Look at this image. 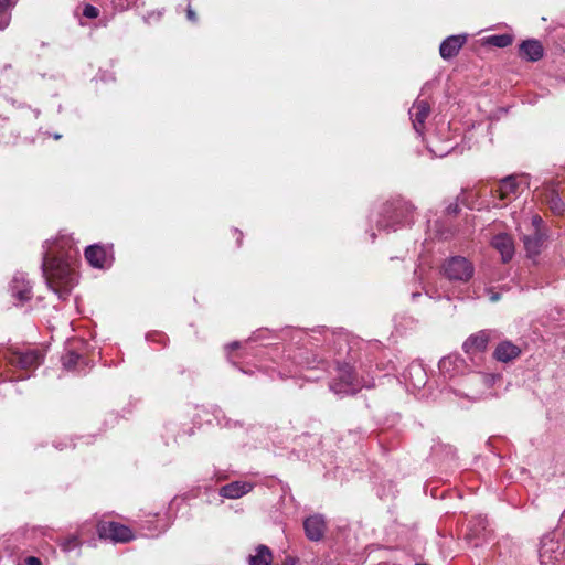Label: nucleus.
Listing matches in <instances>:
<instances>
[{"instance_id": "2", "label": "nucleus", "mask_w": 565, "mask_h": 565, "mask_svg": "<svg viewBox=\"0 0 565 565\" xmlns=\"http://www.w3.org/2000/svg\"><path fill=\"white\" fill-rule=\"evenodd\" d=\"M444 275L451 281L467 282L473 276V265L465 257L455 256L443 265Z\"/></svg>"}, {"instance_id": "9", "label": "nucleus", "mask_w": 565, "mask_h": 565, "mask_svg": "<svg viewBox=\"0 0 565 565\" xmlns=\"http://www.w3.org/2000/svg\"><path fill=\"white\" fill-rule=\"evenodd\" d=\"M430 113V105L424 99H417L411 110L409 115L413 120L414 129L422 134L425 128V121Z\"/></svg>"}, {"instance_id": "29", "label": "nucleus", "mask_w": 565, "mask_h": 565, "mask_svg": "<svg viewBox=\"0 0 565 565\" xmlns=\"http://www.w3.org/2000/svg\"><path fill=\"white\" fill-rule=\"evenodd\" d=\"M233 234H234V236H236L238 245H241L242 238H243V233L235 228V230H233Z\"/></svg>"}, {"instance_id": "24", "label": "nucleus", "mask_w": 565, "mask_h": 565, "mask_svg": "<svg viewBox=\"0 0 565 565\" xmlns=\"http://www.w3.org/2000/svg\"><path fill=\"white\" fill-rule=\"evenodd\" d=\"M543 220L540 215L535 214L532 216V226L534 231H542Z\"/></svg>"}, {"instance_id": "1", "label": "nucleus", "mask_w": 565, "mask_h": 565, "mask_svg": "<svg viewBox=\"0 0 565 565\" xmlns=\"http://www.w3.org/2000/svg\"><path fill=\"white\" fill-rule=\"evenodd\" d=\"M42 269L47 286L65 298L76 284L75 266L78 260V249L68 236H61L54 242H45Z\"/></svg>"}, {"instance_id": "3", "label": "nucleus", "mask_w": 565, "mask_h": 565, "mask_svg": "<svg viewBox=\"0 0 565 565\" xmlns=\"http://www.w3.org/2000/svg\"><path fill=\"white\" fill-rule=\"evenodd\" d=\"M97 534L99 539L110 540L115 543H127L135 537L130 527L114 521L98 522Z\"/></svg>"}, {"instance_id": "10", "label": "nucleus", "mask_w": 565, "mask_h": 565, "mask_svg": "<svg viewBox=\"0 0 565 565\" xmlns=\"http://www.w3.org/2000/svg\"><path fill=\"white\" fill-rule=\"evenodd\" d=\"M306 536L310 541H319L324 536L327 525L321 515H311L303 521Z\"/></svg>"}, {"instance_id": "17", "label": "nucleus", "mask_w": 565, "mask_h": 565, "mask_svg": "<svg viewBox=\"0 0 565 565\" xmlns=\"http://www.w3.org/2000/svg\"><path fill=\"white\" fill-rule=\"evenodd\" d=\"M519 182L515 177L509 175L501 180L499 186L493 191V195L500 200H507L511 194L516 193Z\"/></svg>"}, {"instance_id": "28", "label": "nucleus", "mask_w": 565, "mask_h": 565, "mask_svg": "<svg viewBox=\"0 0 565 565\" xmlns=\"http://www.w3.org/2000/svg\"><path fill=\"white\" fill-rule=\"evenodd\" d=\"M460 211V207L457 203H454V204H450L448 207H447V213L448 214H458Z\"/></svg>"}, {"instance_id": "8", "label": "nucleus", "mask_w": 565, "mask_h": 565, "mask_svg": "<svg viewBox=\"0 0 565 565\" xmlns=\"http://www.w3.org/2000/svg\"><path fill=\"white\" fill-rule=\"evenodd\" d=\"M490 339V330H480L476 333H472L462 343V351L469 356L483 353L487 351Z\"/></svg>"}, {"instance_id": "6", "label": "nucleus", "mask_w": 565, "mask_h": 565, "mask_svg": "<svg viewBox=\"0 0 565 565\" xmlns=\"http://www.w3.org/2000/svg\"><path fill=\"white\" fill-rule=\"evenodd\" d=\"M539 200L553 215L563 216L565 213V202L561 198L558 190L553 184L544 185L537 192Z\"/></svg>"}, {"instance_id": "25", "label": "nucleus", "mask_w": 565, "mask_h": 565, "mask_svg": "<svg viewBox=\"0 0 565 565\" xmlns=\"http://www.w3.org/2000/svg\"><path fill=\"white\" fill-rule=\"evenodd\" d=\"M17 297L21 302H24L26 300L31 299V290L25 288L23 290H20L17 292Z\"/></svg>"}, {"instance_id": "18", "label": "nucleus", "mask_w": 565, "mask_h": 565, "mask_svg": "<svg viewBox=\"0 0 565 565\" xmlns=\"http://www.w3.org/2000/svg\"><path fill=\"white\" fill-rule=\"evenodd\" d=\"M249 565H271L273 553L266 545H258L256 547V554L250 555L248 559Z\"/></svg>"}, {"instance_id": "15", "label": "nucleus", "mask_w": 565, "mask_h": 565, "mask_svg": "<svg viewBox=\"0 0 565 565\" xmlns=\"http://www.w3.org/2000/svg\"><path fill=\"white\" fill-rule=\"evenodd\" d=\"M545 241V234L542 231H534L532 234L524 235L523 244L527 256L534 257L541 253Z\"/></svg>"}, {"instance_id": "22", "label": "nucleus", "mask_w": 565, "mask_h": 565, "mask_svg": "<svg viewBox=\"0 0 565 565\" xmlns=\"http://www.w3.org/2000/svg\"><path fill=\"white\" fill-rule=\"evenodd\" d=\"M81 358L78 353L70 351L62 358L63 366L67 370H74Z\"/></svg>"}, {"instance_id": "30", "label": "nucleus", "mask_w": 565, "mask_h": 565, "mask_svg": "<svg viewBox=\"0 0 565 565\" xmlns=\"http://www.w3.org/2000/svg\"><path fill=\"white\" fill-rule=\"evenodd\" d=\"M228 348H230L231 350H236V349H238V348H239V342H236V341H235V342H232V343H230V344H228Z\"/></svg>"}, {"instance_id": "16", "label": "nucleus", "mask_w": 565, "mask_h": 565, "mask_svg": "<svg viewBox=\"0 0 565 565\" xmlns=\"http://www.w3.org/2000/svg\"><path fill=\"white\" fill-rule=\"evenodd\" d=\"M252 490V484L248 482L233 481L223 486L220 494L228 499H238Z\"/></svg>"}, {"instance_id": "34", "label": "nucleus", "mask_w": 565, "mask_h": 565, "mask_svg": "<svg viewBox=\"0 0 565 565\" xmlns=\"http://www.w3.org/2000/svg\"><path fill=\"white\" fill-rule=\"evenodd\" d=\"M416 565H427V564H416Z\"/></svg>"}, {"instance_id": "5", "label": "nucleus", "mask_w": 565, "mask_h": 565, "mask_svg": "<svg viewBox=\"0 0 565 565\" xmlns=\"http://www.w3.org/2000/svg\"><path fill=\"white\" fill-rule=\"evenodd\" d=\"M84 256L92 267L103 269L110 266L114 248L113 245L93 244L86 247Z\"/></svg>"}, {"instance_id": "19", "label": "nucleus", "mask_w": 565, "mask_h": 565, "mask_svg": "<svg viewBox=\"0 0 565 565\" xmlns=\"http://www.w3.org/2000/svg\"><path fill=\"white\" fill-rule=\"evenodd\" d=\"M487 43L495 47H507L513 43L510 34H494L487 39Z\"/></svg>"}, {"instance_id": "32", "label": "nucleus", "mask_w": 565, "mask_h": 565, "mask_svg": "<svg viewBox=\"0 0 565 565\" xmlns=\"http://www.w3.org/2000/svg\"><path fill=\"white\" fill-rule=\"evenodd\" d=\"M393 209V204H386L384 210L385 212H390Z\"/></svg>"}, {"instance_id": "31", "label": "nucleus", "mask_w": 565, "mask_h": 565, "mask_svg": "<svg viewBox=\"0 0 565 565\" xmlns=\"http://www.w3.org/2000/svg\"><path fill=\"white\" fill-rule=\"evenodd\" d=\"M540 557H541L542 562H544V557H545V551H544V547H542V548L540 550Z\"/></svg>"}, {"instance_id": "14", "label": "nucleus", "mask_w": 565, "mask_h": 565, "mask_svg": "<svg viewBox=\"0 0 565 565\" xmlns=\"http://www.w3.org/2000/svg\"><path fill=\"white\" fill-rule=\"evenodd\" d=\"M521 354V349L513 344L511 341H502L500 342L494 352L493 358L500 362L507 363L510 362L516 358H519Z\"/></svg>"}, {"instance_id": "27", "label": "nucleus", "mask_w": 565, "mask_h": 565, "mask_svg": "<svg viewBox=\"0 0 565 565\" xmlns=\"http://www.w3.org/2000/svg\"><path fill=\"white\" fill-rule=\"evenodd\" d=\"M24 564L25 565H42V562L39 557H35V556H28L25 559H24Z\"/></svg>"}, {"instance_id": "26", "label": "nucleus", "mask_w": 565, "mask_h": 565, "mask_svg": "<svg viewBox=\"0 0 565 565\" xmlns=\"http://www.w3.org/2000/svg\"><path fill=\"white\" fill-rule=\"evenodd\" d=\"M186 18L192 23L198 22V15H196L195 11L192 9L191 4H188V7H186Z\"/></svg>"}, {"instance_id": "4", "label": "nucleus", "mask_w": 565, "mask_h": 565, "mask_svg": "<svg viewBox=\"0 0 565 565\" xmlns=\"http://www.w3.org/2000/svg\"><path fill=\"white\" fill-rule=\"evenodd\" d=\"M8 363L20 370L30 371L36 369L43 361V355L39 350L9 351L6 354Z\"/></svg>"}, {"instance_id": "23", "label": "nucleus", "mask_w": 565, "mask_h": 565, "mask_svg": "<svg viewBox=\"0 0 565 565\" xmlns=\"http://www.w3.org/2000/svg\"><path fill=\"white\" fill-rule=\"evenodd\" d=\"M83 15L88 19H95L99 15V10L92 4H86L83 9Z\"/></svg>"}, {"instance_id": "20", "label": "nucleus", "mask_w": 565, "mask_h": 565, "mask_svg": "<svg viewBox=\"0 0 565 565\" xmlns=\"http://www.w3.org/2000/svg\"><path fill=\"white\" fill-rule=\"evenodd\" d=\"M11 7L10 0H0V30H4L11 21V13L9 9Z\"/></svg>"}, {"instance_id": "33", "label": "nucleus", "mask_w": 565, "mask_h": 565, "mask_svg": "<svg viewBox=\"0 0 565 565\" xmlns=\"http://www.w3.org/2000/svg\"><path fill=\"white\" fill-rule=\"evenodd\" d=\"M392 222L393 223L399 222V217L397 215L392 216Z\"/></svg>"}, {"instance_id": "13", "label": "nucleus", "mask_w": 565, "mask_h": 565, "mask_svg": "<svg viewBox=\"0 0 565 565\" xmlns=\"http://www.w3.org/2000/svg\"><path fill=\"white\" fill-rule=\"evenodd\" d=\"M491 245L495 248L502 257L503 263H508L514 255L513 239L508 234H498L492 238Z\"/></svg>"}, {"instance_id": "12", "label": "nucleus", "mask_w": 565, "mask_h": 565, "mask_svg": "<svg viewBox=\"0 0 565 565\" xmlns=\"http://www.w3.org/2000/svg\"><path fill=\"white\" fill-rule=\"evenodd\" d=\"M467 41L466 35H450L447 39H445L440 46H439V53L440 56L444 60H449L458 55L460 49L463 46V44Z\"/></svg>"}, {"instance_id": "11", "label": "nucleus", "mask_w": 565, "mask_h": 565, "mask_svg": "<svg viewBox=\"0 0 565 565\" xmlns=\"http://www.w3.org/2000/svg\"><path fill=\"white\" fill-rule=\"evenodd\" d=\"M544 55V47L539 40L530 39L519 45V56L530 62H537Z\"/></svg>"}, {"instance_id": "21", "label": "nucleus", "mask_w": 565, "mask_h": 565, "mask_svg": "<svg viewBox=\"0 0 565 565\" xmlns=\"http://www.w3.org/2000/svg\"><path fill=\"white\" fill-rule=\"evenodd\" d=\"M62 550L64 552H70V551H73L75 548H78L81 547L82 545V542L79 540L78 536L76 535H70L67 537H64L61 543H60Z\"/></svg>"}, {"instance_id": "7", "label": "nucleus", "mask_w": 565, "mask_h": 565, "mask_svg": "<svg viewBox=\"0 0 565 565\" xmlns=\"http://www.w3.org/2000/svg\"><path fill=\"white\" fill-rule=\"evenodd\" d=\"M330 387L335 394L356 393L359 387L353 367L350 365H343L339 367L338 379L331 384Z\"/></svg>"}]
</instances>
